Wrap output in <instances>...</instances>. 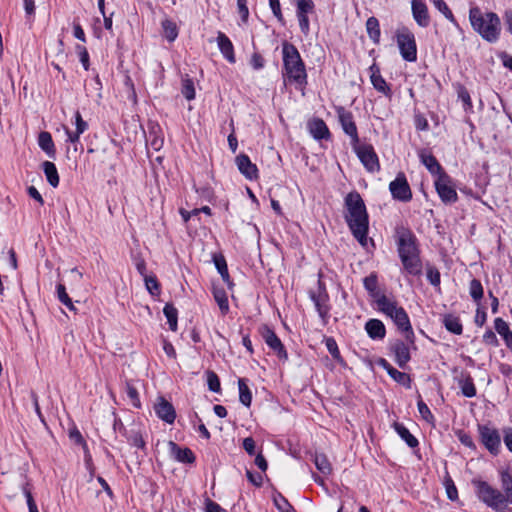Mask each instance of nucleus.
Here are the masks:
<instances>
[{
	"instance_id": "obj_1",
	"label": "nucleus",
	"mask_w": 512,
	"mask_h": 512,
	"mask_svg": "<svg viewBox=\"0 0 512 512\" xmlns=\"http://www.w3.org/2000/svg\"><path fill=\"white\" fill-rule=\"evenodd\" d=\"M502 491L494 488L488 482L473 479L472 484L480 501L496 512H506L512 504V472L510 469L499 471Z\"/></svg>"
},
{
	"instance_id": "obj_2",
	"label": "nucleus",
	"mask_w": 512,
	"mask_h": 512,
	"mask_svg": "<svg viewBox=\"0 0 512 512\" xmlns=\"http://www.w3.org/2000/svg\"><path fill=\"white\" fill-rule=\"evenodd\" d=\"M344 206L345 221L352 235L362 246H366L369 216L361 195L357 191L349 192L344 199Z\"/></svg>"
},
{
	"instance_id": "obj_3",
	"label": "nucleus",
	"mask_w": 512,
	"mask_h": 512,
	"mask_svg": "<svg viewBox=\"0 0 512 512\" xmlns=\"http://www.w3.org/2000/svg\"><path fill=\"white\" fill-rule=\"evenodd\" d=\"M469 20L473 29L484 40L493 43L499 39L501 21L496 13H483L478 7H473L469 11Z\"/></svg>"
},
{
	"instance_id": "obj_4",
	"label": "nucleus",
	"mask_w": 512,
	"mask_h": 512,
	"mask_svg": "<svg viewBox=\"0 0 512 512\" xmlns=\"http://www.w3.org/2000/svg\"><path fill=\"white\" fill-rule=\"evenodd\" d=\"M379 311L392 319L394 324L405 334V339L414 344V332L410 323L408 314L403 307L398 306L395 300H391L386 296H381L377 300Z\"/></svg>"
},
{
	"instance_id": "obj_5",
	"label": "nucleus",
	"mask_w": 512,
	"mask_h": 512,
	"mask_svg": "<svg viewBox=\"0 0 512 512\" xmlns=\"http://www.w3.org/2000/svg\"><path fill=\"white\" fill-rule=\"evenodd\" d=\"M479 440L488 452L497 456L501 452V434L498 429L486 424L477 426Z\"/></svg>"
},
{
	"instance_id": "obj_6",
	"label": "nucleus",
	"mask_w": 512,
	"mask_h": 512,
	"mask_svg": "<svg viewBox=\"0 0 512 512\" xmlns=\"http://www.w3.org/2000/svg\"><path fill=\"white\" fill-rule=\"evenodd\" d=\"M396 41L401 56L407 62H414L417 59V47L414 34L407 28L398 29Z\"/></svg>"
},
{
	"instance_id": "obj_7",
	"label": "nucleus",
	"mask_w": 512,
	"mask_h": 512,
	"mask_svg": "<svg viewBox=\"0 0 512 512\" xmlns=\"http://www.w3.org/2000/svg\"><path fill=\"white\" fill-rule=\"evenodd\" d=\"M351 146L367 171L374 173L380 170L378 156L371 144H362L359 140L356 145Z\"/></svg>"
},
{
	"instance_id": "obj_8",
	"label": "nucleus",
	"mask_w": 512,
	"mask_h": 512,
	"mask_svg": "<svg viewBox=\"0 0 512 512\" xmlns=\"http://www.w3.org/2000/svg\"><path fill=\"white\" fill-rule=\"evenodd\" d=\"M397 251L399 257L420 254L417 238L408 228H400L397 230Z\"/></svg>"
},
{
	"instance_id": "obj_9",
	"label": "nucleus",
	"mask_w": 512,
	"mask_h": 512,
	"mask_svg": "<svg viewBox=\"0 0 512 512\" xmlns=\"http://www.w3.org/2000/svg\"><path fill=\"white\" fill-rule=\"evenodd\" d=\"M309 297L311 301L314 303L316 311L318 312V315L321 318L323 324H327L330 316V305L329 295L325 288V285L321 281H318L317 291H309Z\"/></svg>"
},
{
	"instance_id": "obj_10",
	"label": "nucleus",
	"mask_w": 512,
	"mask_h": 512,
	"mask_svg": "<svg viewBox=\"0 0 512 512\" xmlns=\"http://www.w3.org/2000/svg\"><path fill=\"white\" fill-rule=\"evenodd\" d=\"M435 189L440 199L445 204H453L457 201L458 195L452 184V179L447 173H442L434 181Z\"/></svg>"
},
{
	"instance_id": "obj_11",
	"label": "nucleus",
	"mask_w": 512,
	"mask_h": 512,
	"mask_svg": "<svg viewBox=\"0 0 512 512\" xmlns=\"http://www.w3.org/2000/svg\"><path fill=\"white\" fill-rule=\"evenodd\" d=\"M260 335L262 336L263 340L267 344V346L274 351V353L277 355V357L280 360H287L288 354L287 351L280 340V338L276 335L273 329H271L267 325H262L259 328Z\"/></svg>"
},
{
	"instance_id": "obj_12",
	"label": "nucleus",
	"mask_w": 512,
	"mask_h": 512,
	"mask_svg": "<svg viewBox=\"0 0 512 512\" xmlns=\"http://www.w3.org/2000/svg\"><path fill=\"white\" fill-rule=\"evenodd\" d=\"M282 76L286 85H294L299 90H303L307 84L305 66H284Z\"/></svg>"
},
{
	"instance_id": "obj_13",
	"label": "nucleus",
	"mask_w": 512,
	"mask_h": 512,
	"mask_svg": "<svg viewBox=\"0 0 512 512\" xmlns=\"http://www.w3.org/2000/svg\"><path fill=\"white\" fill-rule=\"evenodd\" d=\"M389 190L396 200L408 202L412 199V192L404 173H399L396 178L390 182Z\"/></svg>"
},
{
	"instance_id": "obj_14",
	"label": "nucleus",
	"mask_w": 512,
	"mask_h": 512,
	"mask_svg": "<svg viewBox=\"0 0 512 512\" xmlns=\"http://www.w3.org/2000/svg\"><path fill=\"white\" fill-rule=\"evenodd\" d=\"M154 411L158 418L168 424H172L176 418V411L173 405L164 397H158L154 404Z\"/></svg>"
},
{
	"instance_id": "obj_15",
	"label": "nucleus",
	"mask_w": 512,
	"mask_h": 512,
	"mask_svg": "<svg viewBox=\"0 0 512 512\" xmlns=\"http://www.w3.org/2000/svg\"><path fill=\"white\" fill-rule=\"evenodd\" d=\"M378 365L386 370L395 382L403 385L405 388H411V378L407 373L397 370L384 358L379 359Z\"/></svg>"
},
{
	"instance_id": "obj_16",
	"label": "nucleus",
	"mask_w": 512,
	"mask_h": 512,
	"mask_svg": "<svg viewBox=\"0 0 512 512\" xmlns=\"http://www.w3.org/2000/svg\"><path fill=\"white\" fill-rule=\"evenodd\" d=\"M339 121L341 123V126H342V129L343 131L348 135L350 136V143L351 145L352 144H357V142L359 141V137H358V132H357V127H356V124L353 120V116L350 112H347L345 110H341L340 113H339Z\"/></svg>"
},
{
	"instance_id": "obj_17",
	"label": "nucleus",
	"mask_w": 512,
	"mask_h": 512,
	"mask_svg": "<svg viewBox=\"0 0 512 512\" xmlns=\"http://www.w3.org/2000/svg\"><path fill=\"white\" fill-rule=\"evenodd\" d=\"M235 163L238 170L245 178L253 180L258 177L257 166L251 162L246 154H239L235 159Z\"/></svg>"
},
{
	"instance_id": "obj_18",
	"label": "nucleus",
	"mask_w": 512,
	"mask_h": 512,
	"mask_svg": "<svg viewBox=\"0 0 512 512\" xmlns=\"http://www.w3.org/2000/svg\"><path fill=\"white\" fill-rule=\"evenodd\" d=\"M391 351L395 356V361L400 368H405L407 363L410 361V351L407 344L401 340H396L391 345Z\"/></svg>"
},
{
	"instance_id": "obj_19",
	"label": "nucleus",
	"mask_w": 512,
	"mask_h": 512,
	"mask_svg": "<svg viewBox=\"0 0 512 512\" xmlns=\"http://www.w3.org/2000/svg\"><path fill=\"white\" fill-rule=\"evenodd\" d=\"M169 448L171 455L178 462L192 464L196 460V457L190 448H182L173 441L169 442Z\"/></svg>"
},
{
	"instance_id": "obj_20",
	"label": "nucleus",
	"mask_w": 512,
	"mask_h": 512,
	"mask_svg": "<svg viewBox=\"0 0 512 512\" xmlns=\"http://www.w3.org/2000/svg\"><path fill=\"white\" fill-rule=\"evenodd\" d=\"M419 158L421 163L427 168V170L432 174L438 177L442 173H446L442 166L439 164L436 157L427 152L426 150H421L419 152Z\"/></svg>"
},
{
	"instance_id": "obj_21",
	"label": "nucleus",
	"mask_w": 512,
	"mask_h": 512,
	"mask_svg": "<svg viewBox=\"0 0 512 512\" xmlns=\"http://www.w3.org/2000/svg\"><path fill=\"white\" fill-rule=\"evenodd\" d=\"M404 270L413 276H419L422 273V262L420 254H412L399 257Z\"/></svg>"
},
{
	"instance_id": "obj_22",
	"label": "nucleus",
	"mask_w": 512,
	"mask_h": 512,
	"mask_svg": "<svg viewBox=\"0 0 512 512\" xmlns=\"http://www.w3.org/2000/svg\"><path fill=\"white\" fill-rule=\"evenodd\" d=\"M369 73L373 87L378 92L383 93L386 96L390 95L391 89L389 85L386 83L385 79L382 77L379 66H370Z\"/></svg>"
},
{
	"instance_id": "obj_23",
	"label": "nucleus",
	"mask_w": 512,
	"mask_h": 512,
	"mask_svg": "<svg viewBox=\"0 0 512 512\" xmlns=\"http://www.w3.org/2000/svg\"><path fill=\"white\" fill-rule=\"evenodd\" d=\"M412 12L415 21L422 27L429 24L428 9L424 2L421 0L412 1Z\"/></svg>"
},
{
	"instance_id": "obj_24",
	"label": "nucleus",
	"mask_w": 512,
	"mask_h": 512,
	"mask_svg": "<svg viewBox=\"0 0 512 512\" xmlns=\"http://www.w3.org/2000/svg\"><path fill=\"white\" fill-rule=\"evenodd\" d=\"M308 126L311 135L315 139H327L330 136L326 123L320 118L313 119L309 122Z\"/></svg>"
},
{
	"instance_id": "obj_25",
	"label": "nucleus",
	"mask_w": 512,
	"mask_h": 512,
	"mask_svg": "<svg viewBox=\"0 0 512 512\" xmlns=\"http://www.w3.org/2000/svg\"><path fill=\"white\" fill-rule=\"evenodd\" d=\"M365 330L368 336L374 340L383 339L386 334V329L382 321L378 319H370L365 324Z\"/></svg>"
},
{
	"instance_id": "obj_26",
	"label": "nucleus",
	"mask_w": 512,
	"mask_h": 512,
	"mask_svg": "<svg viewBox=\"0 0 512 512\" xmlns=\"http://www.w3.org/2000/svg\"><path fill=\"white\" fill-rule=\"evenodd\" d=\"M38 145L47 154L49 158H55L56 148L52 136L49 132L42 131L39 133Z\"/></svg>"
},
{
	"instance_id": "obj_27",
	"label": "nucleus",
	"mask_w": 512,
	"mask_h": 512,
	"mask_svg": "<svg viewBox=\"0 0 512 512\" xmlns=\"http://www.w3.org/2000/svg\"><path fill=\"white\" fill-rule=\"evenodd\" d=\"M282 58L283 64H303L298 50L287 42L282 45Z\"/></svg>"
},
{
	"instance_id": "obj_28",
	"label": "nucleus",
	"mask_w": 512,
	"mask_h": 512,
	"mask_svg": "<svg viewBox=\"0 0 512 512\" xmlns=\"http://www.w3.org/2000/svg\"><path fill=\"white\" fill-rule=\"evenodd\" d=\"M217 43L219 46V49L221 53L224 55L227 61L234 62V50H233V44L230 41V39L222 32L218 33L217 36Z\"/></svg>"
},
{
	"instance_id": "obj_29",
	"label": "nucleus",
	"mask_w": 512,
	"mask_h": 512,
	"mask_svg": "<svg viewBox=\"0 0 512 512\" xmlns=\"http://www.w3.org/2000/svg\"><path fill=\"white\" fill-rule=\"evenodd\" d=\"M494 328L503 338L507 348L512 351V331L510 330L507 322L502 318H496L494 321Z\"/></svg>"
},
{
	"instance_id": "obj_30",
	"label": "nucleus",
	"mask_w": 512,
	"mask_h": 512,
	"mask_svg": "<svg viewBox=\"0 0 512 512\" xmlns=\"http://www.w3.org/2000/svg\"><path fill=\"white\" fill-rule=\"evenodd\" d=\"M444 327L455 335H460L463 332V326L460 318L453 314H445L442 319Z\"/></svg>"
},
{
	"instance_id": "obj_31",
	"label": "nucleus",
	"mask_w": 512,
	"mask_h": 512,
	"mask_svg": "<svg viewBox=\"0 0 512 512\" xmlns=\"http://www.w3.org/2000/svg\"><path fill=\"white\" fill-rule=\"evenodd\" d=\"M393 428L396 431V433L399 435V437L405 441V443L410 448H415L418 446L419 442L415 436H413L410 431L402 424L395 422L393 424Z\"/></svg>"
},
{
	"instance_id": "obj_32",
	"label": "nucleus",
	"mask_w": 512,
	"mask_h": 512,
	"mask_svg": "<svg viewBox=\"0 0 512 512\" xmlns=\"http://www.w3.org/2000/svg\"><path fill=\"white\" fill-rule=\"evenodd\" d=\"M366 31H367V34H368L370 40L374 44L380 43V35H381L380 24L376 17L371 16L367 19Z\"/></svg>"
},
{
	"instance_id": "obj_33",
	"label": "nucleus",
	"mask_w": 512,
	"mask_h": 512,
	"mask_svg": "<svg viewBox=\"0 0 512 512\" xmlns=\"http://www.w3.org/2000/svg\"><path fill=\"white\" fill-rule=\"evenodd\" d=\"M42 168L48 183L53 188H56L59 185V174L55 164L50 161H44L42 163Z\"/></svg>"
},
{
	"instance_id": "obj_34",
	"label": "nucleus",
	"mask_w": 512,
	"mask_h": 512,
	"mask_svg": "<svg viewBox=\"0 0 512 512\" xmlns=\"http://www.w3.org/2000/svg\"><path fill=\"white\" fill-rule=\"evenodd\" d=\"M181 83V93L183 94V96L188 101L195 99L196 92L194 79L191 78L189 74L185 73L182 75Z\"/></svg>"
},
{
	"instance_id": "obj_35",
	"label": "nucleus",
	"mask_w": 512,
	"mask_h": 512,
	"mask_svg": "<svg viewBox=\"0 0 512 512\" xmlns=\"http://www.w3.org/2000/svg\"><path fill=\"white\" fill-rule=\"evenodd\" d=\"M363 284L365 289L369 292L370 296L375 299L376 303L379 297L385 296L378 290V280L375 274H370L369 276L365 277L363 280Z\"/></svg>"
},
{
	"instance_id": "obj_36",
	"label": "nucleus",
	"mask_w": 512,
	"mask_h": 512,
	"mask_svg": "<svg viewBox=\"0 0 512 512\" xmlns=\"http://www.w3.org/2000/svg\"><path fill=\"white\" fill-rule=\"evenodd\" d=\"M213 262L219 274L221 275L223 281L228 285H231L230 276L228 272V267L226 260L223 255L218 254L213 256Z\"/></svg>"
},
{
	"instance_id": "obj_37",
	"label": "nucleus",
	"mask_w": 512,
	"mask_h": 512,
	"mask_svg": "<svg viewBox=\"0 0 512 512\" xmlns=\"http://www.w3.org/2000/svg\"><path fill=\"white\" fill-rule=\"evenodd\" d=\"M238 388H239V400L240 402L246 406L250 407L252 402V394L249 387L246 384V380L244 378L238 379Z\"/></svg>"
},
{
	"instance_id": "obj_38",
	"label": "nucleus",
	"mask_w": 512,
	"mask_h": 512,
	"mask_svg": "<svg viewBox=\"0 0 512 512\" xmlns=\"http://www.w3.org/2000/svg\"><path fill=\"white\" fill-rule=\"evenodd\" d=\"M163 313L167 318L169 329L171 331L177 330L178 311L171 303H166L163 309Z\"/></svg>"
},
{
	"instance_id": "obj_39",
	"label": "nucleus",
	"mask_w": 512,
	"mask_h": 512,
	"mask_svg": "<svg viewBox=\"0 0 512 512\" xmlns=\"http://www.w3.org/2000/svg\"><path fill=\"white\" fill-rule=\"evenodd\" d=\"M314 464L316 468L324 475H329L332 472V466L327 458V456L323 453H315L314 455Z\"/></svg>"
},
{
	"instance_id": "obj_40",
	"label": "nucleus",
	"mask_w": 512,
	"mask_h": 512,
	"mask_svg": "<svg viewBox=\"0 0 512 512\" xmlns=\"http://www.w3.org/2000/svg\"><path fill=\"white\" fill-rule=\"evenodd\" d=\"M454 87L456 89L458 99L463 103L464 110L467 111L472 109V101L468 90L460 83L455 84Z\"/></svg>"
},
{
	"instance_id": "obj_41",
	"label": "nucleus",
	"mask_w": 512,
	"mask_h": 512,
	"mask_svg": "<svg viewBox=\"0 0 512 512\" xmlns=\"http://www.w3.org/2000/svg\"><path fill=\"white\" fill-rule=\"evenodd\" d=\"M469 293L473 301L479 304L483 298L484 291L483 286L478 279L471 280L469 285Z\"/></svg>"
},
{
	"instance_id": "obj_42",
	"label": "nucleus",
	"mask_w": 512,
	"mask_h": 512,
	"mask_svg": "<svg viewBox=\"0 0 512 512\" xmlns=\"http://www.w3.org/2000/svg\"><path fill=\"white\" fill-rule=\"evenodd\" d=\"M459 385L461 392L465 397L472 398L476 395V387L470 376H467L465 379H461L459 381Z\"/></svg>"
},
{
	"instance_id": "obj_43",
	"label": "nucleus",
	"mask_w": 512,
	"mask_h": 512,
	"mask_svg": "<svg viewBox=\"0 0 512 512\" xmlns=\"http://www.w3.org/2000/svg\"><path fill=\"white\" fill-rule=\"evenodd\" d=\"M213 296L222 313H227L229 310V303L225 290L215 288L213 290Z\"/></svg>"
},
{
	"instance_id": "obj_44",
	"label": "nucleus",
	"mask_w": 512,
	"mask_h": 512,
	"mask_svg": "<svg viewBox=\"0 0 512 512\" xmlns=\"http://www.w3.org/2000/svg\"><path fill=\"white\" fill-rule=\"evenodd\" d=\"M273 501L276 508L280 512H296L294 507L289 503V501L280 493H276L273 496Z\"/></svg>"
},
{
	"instance_id": "obj_45",
	"label": "nucleus",
	"mask_w": 512,
	"mask_h": 512,
	"mask_svg": "<svg viewBox=\"0 0 512 512\" xmlns=\"http://www.w3.org/2000/svg\"><path fill=\"white\" fill-rule=\"evenodd\" d=\"M162 28L164 32V37L169 41H174L178 36V29L174 22L170 20H164L162 22Z\"/></svg>"
},
{
	"instance_id": "obj_46",
	"label": "nucleus",
	"mask_w": 512,
	"mask_h": 512,
	"mask_svg": "<svg viewBox=\"0 0 512 512\" xmlns=\"http://www.w3.org/2000/svg\"><path fill=\"white\" fill-rule=\"evenodd\" d=\"M207 375V384L210 391L219 393L221 390L220 380L218 375L211 370L206 372Z\"/></svg>"
},
{
	"instance_id": "obj_47",
	"label": "nucleus",
	"mask_w": 512,
	"mask_h": 512,
	"mask_svg": "<svg viewBox=\"0 0 512 512\" xmlns=\"http://www.w3.org/2000/svg\"><path fill=\"white\" fill-rule=\"evenodd\" d=\"M146 289L151 295H158L160 293V285L156 276L148 275L144 277Z\"/></svg>"
},
{
	"instance_id": "obj_48",
	"label": "nucleus",
	"mask_w": 512,
	"mask_h": 512,
	"mask_svg": "<svg viewBox=\"0 0 512 512\" xmlns=\"http://www.w3.org/2000/svg\"><path fill=\"white\" fill-rule=\"evenodd\" d=\"M417 408H418L419 414L426 422H428V423L434 422L435 418H434L432 412L430 411L429 407L422 399L418 400Z\"/></svg>"
},
{
	"instance_id": "obj_49",
	"label": "nucleus",
	"mask_w": 512,
	"mask_h": 512,
	"mask_svg": "<svg viewBox=\"0 0 512 512\" xmlns=\"http://www.w3.org/2000/svg\"><path fill=\"white\" fill-rule=\"evenodd\" d=\"M128 441L131 445L137 448L144 449L145 447V441L143 439L142 434L139 431H131L128 437Z\"/></svg>"
},
{
	"instance_id": "obj_50",
	"label": "nucleus",
	"mask_w": 512,
	"mask_h": 512,
	"mask_svg": "<svg viewBox=\"0 0 512 512\" xmlns=\"http://www.w3.org/2000/svg\"><path fill=\"white\" fill-rule=\"evenodd\" d=\"M22 491L26 498L29 512H39L36 502L32 496V493H31L30 489L28 488V484L23 486Z\"/></svg>"
},
{
	"instance_id": "obj_51",
	"label": "nucleus",
	"mask_w": 512,
	"mask_h": 512,
	"mask_svg": "<svg viewBox=\"0 0 512 512\" xmlns=\"http://www.w3.org/2000/svg\"><path fill=\"white\" fill-rule=\"evenodd\" d=\"M434 6L449 20L454 21L453 14L443 0H431Z\"/></svg>"
},
{
	"instance_id": "obj_52",
	"label": "nucleus",
	"mask_w": 512,
	"mask_h": 512,
	"mask_svg": "<svg viewBox=\"0 0 512 512\" xmlns=\"http://www.w3.org/2000/svg\"><path fill=\"white\" fill-rule=\"evenodd\" d=\"M326 348L335 360H340V351L334 338L329 337L326 339Z\"/></svg>"
},
{
	"instance_id": "obj_53",
	"label": "nucleus",
	"mask_w": 512,
	"mask_h": 512,
	"mask_svg": "<svg viewBox=\"0 0 512 512\" xmlns=\"http://www.w3.org/2000/svg\"><path fill=\"white\" fill-rule=\"evenodd\" d=\"M126 393H127V396L129 397V399L131 400L132 405L136 408H139L140 407V399H139V394H138L137 389L134 386L127 383Z\"/></svg>"
},
{
	"instance_id": "obj_54",
	"label": "nucleus",
	"mask_w": 512,
	"mask_h": 512,
	"mask_svg": "<svg viewBox=\"0 0 512 512\" xmlns=\"http://www.w3.org/2000/svg\"><path fill=\"white\" fill-rule=\"evenodd\" d=\"M445 487L447 498L451 501H455L458 498V491L451 478L446 479Z\"/></svg>"
},
{
	"instance_id": "obj_55",
	"label": "nucleus",
	"mask_w": 512,
	"mask_h": 512,
	"mask_svg": "<svg viewBox=\"0 0 512 512\" xmlns=\"http://www.w3.org/2000/svg\"><path fill=\"white\" fill-rule=\"evenodd\" d=\"M297 1V13L308 14L313 11L314 3L312 0H296Z\"/></svg>"
},
{
	"instance_id": "obj_56",
	"label": "nucleus",
	"mask_w": 512,
	"mask_h": 512,
	"mask_svg": "<svg viewBox=\"0 0 512 512\" xmlns=\"http://www.w3.org/2000/svg\"><path fill=\"white\" fill-rule=\"evenodd\" d=\"M238 13L243 23L248 21L249 9L247 7V0H237Z\"/></svg>"
},
{
	"instance_id": "obj_57",
	"label": "nucleus",
	"mask_w": 512,
	"mask_h": 512,
	"mask_svg": "<svg viewBox=\"0 0 512 512\" xmlns=\"http://www.w3.org/2000/svg\"><path fill=\"white\" fill-rule=\"evenodd\" d=\"M483 342L487 345L497 347L499 345V341L497 339L496 334L492 330H487L483 335Z\"/></svg>"
},
{
	"instance_id": "obj_58",
	"label": "nucleus",
	"mask_w": 512,
	"mask_h": 512,
	"mask_svg": "<svg viewBox=\"0 0 512 512\" xmlns=\"http://www.w3.org/2000/svg\"><path fill=\"white\" fill-rule=\"evenodd\" d=\"M242 446L248 455H255L256 443L252 437L245 438L242 442Z\"/></svg>"
},
{
	"instance_id": "obj_59",
	"label": "nucleus",
	"mask_w": 512,
	"mask_h": 512,
	"mask_svg": "<svg viewBox=\"0 0 512 512\" xmlns=\"http://www.w3.org/2000/svg\"><path fill=\"white\" fill-rule=\"evenodd\" d=\"M57 296L59 301L64 304H71V298L68 296L66 292V288L63 284L57 285Z\"/></svg>"
},
{
	"instance_id": "obj_60",
	"label": "nucleus",
	"mask_w": 512,
	"mask_h": 512,
	"mask_svg": "<svg viewBox=\"0 0 512 512\" xmlns=\"http://www.w3.org/2000/svg\"><path fill=\"white\" fill-rule=\"evenodd\" d=\"M297 18L299 21V26L301 31L307 35L309 33V18L307 14L297 13Z\"/></svg>"
},
{
	"instance_id": "obj_61",
	"label": "nucleus",
	"mask_w": 512,
	"mask_h": 512,
	"mask_svg": "<svg viewBox=\"0 0 512 512\" xmlns=\"http://www.w3.org/2000/svg\"><path fill=\"white\" fill-rule=\"evenodd\" d=\"M75 126L78 133H84L88 129V123L83 120L79 111L75 113Z\"/></svg>"
},
{
	"instance_id": "obj_62",
	"label": "nucleus",
	"mask_w": 512,
	"mask_h": 512,
	"mask_svg": "<svg viewBox=\"0 0 512 512\" xmlns=\"http://www.w3.org/2000/svg\"><path fill=\"white\" fill-rule=\"evenodd\" d=\"M270 8L274 14V16L279 20L283 21V15L281 12L280 2L279 0H269Z\"/></svg>"
},
{
	"instance_id": "obj_63",
	"label": "nucleus",
	"mask_w": 512,
	"mask_h": 512,
	"mask_svg": "<svg viewBox=\"0 0 512 512\" xmlns=\"http://www.w3.org/2000/svg\"><path fill=\"white\" fill-rule=\"evenodd\" d=\"M246 476L248 478V480L255 486L257 487H260L263 483V478L261 476V474L259 473H253L252 471L250 470H247L246 471Z\"/></svg>"
},
{
	"instance_id": "obj_64",
	"label": "nucleus",
	"mask_w": 512,
	"mask_h": 512,
	"mask_svg": "<svg viewBox=\"0 0 512 512\" xmlns=\"http://www.w3.org/2000/svg\"><path fill=\"white\" fill-rule=\"evenodd\" d=\"M503 441L507 449L512 452V428L506 427L503 429Z\"/></svg>"
}]
</instances>
